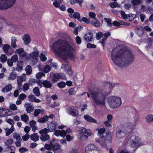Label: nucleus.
Wrapping results in <instances>:
<instances>
[{
  "label": "nucleus",
  "mask_w": 153,
  "mask_h": 153,
  "mask_svg": "<svg viewBox=\"0 0 153 153\" xmlns=\"http://www.w3.org/2000/svg\"><path fill=\"white\" fill-rule=\"evenodd\" d=\"M9 111L8 109L0 108V117H5L9 115L8 114V112Z\"/></svg>",
  "instance_id": "a211bd4d"
},
{
  "label": "nucleus",
  "mask_w": 153,
  "mask_h": 153,
  "mask_svg": "<svg viewBox=\"0 0 153 153\" xmlns=\"http://www.w3.org/2000/svg\"><path fill=\"white\" fill-rule=\"evenodd\" d=\"M11 45L12 47L15 48L17 46L16 44V37H13L11 39Z\"/></svg>",
  "instance_id": "2f4dec72"
},
{
  "label": "nucleus",
  "mask_w": 153,
  "mask_h": 153,
  "mask_svg": "<svg viewBox=\"0 0 153 153\" xmlns=\"http://www.w3.org/2000/svg\"><path fill=\"white\" fill-rule=\"evenodd\" d=\"M48 121V118L47 115H45L44 117H41L38 120V122L40 123H44Z\"/></svg>",
  "instance_id": "c756f323"
},
{
  "label": "nucleus",
  "mask_w": 153,
  "mask_h": 153,
  "mask_svg": "<svg viewBox=\"0 0 153 153\" xmlns=\"http://www.w3.org/2000/svg\"><path fill=\"white\" fill-rule=\"evenodd\" d=\"M58 86L60 88H62L65 87L66 83L63 82H61L58 84Z\"/></svg>",
  "instance_id": "4d7b16f0"
},
{
  "label": "nucleus",
  "mask_w": 153,
  "mask_h": 153,
  "mask_svg": "<svg viewBox=\"0 0 153 153\" xmlns=\"http://www.w3.org/2000/svg\"><path fill=\"white\" fill-rule=\"evenodd\" d=\"M13 137L14 138L16 139L17 140H22L20 135L16 133L13 134Z\"/></svg>",
  "instance_id": "8fccbe9b"
},
{
  "label": "nucleus",
  "mask_w": 153,
  "mask_h": 153,
  "mask_svg": "<svg viewBox=\"0 0 153 153\" xmlns=\"http://www.w3.org/2000/svg\"><path fill=\"white\" fill-rule=\"evenodd\" d=\"M40 60L42 61H45L47 59L46 57L43 53H41L40 54Z\"/></svg>",
  "instance_id": "0e129e2a"
},
{
  "label": "nucleus",
  "mask_w": 153,
  "mask_h": 153,
  "mask_svg": "<svg viewBox=\"0 0 153 153\" xmlns=\"http://www.w3.org/2000/svg\"><path fill=\"white\" fill-rule=\"evenodd\" d=\"M74 19H77L79 21H80V15L78 12L74 13Z\"/></svg>",
  "instance_id": "49530a36"
},
{
  "label": "nucleus",
  "mask_w": 153,
  "mask_h": 153,
  "mask_svg": "<svg viewBox=\"0 0 153 153\" xmlns=\"http://www.w3.org/2000/svg\"><path fill=\"white\" fill-rule=\"evenodd\" d=\"M45 76V74L43 72H38L36 75V77L38 79H40L41 77Z\"/></svg>",
  "instance_id": "09e8293b"
},
{
  "label": "nucleus",
  "mask_w": 153,
  "mask_h": 153,
  "mask_svg": "<svg viewBox=\"0 0 153 153\" xmlns=\"http://www.w3.org/2000/svg\"><path fill=\"white\" fill-rule=\"evenodd\" d=\"M11 59L14 62H15L18 60V56L17 55H13L11 57Z\"/></svg>",
  "instance_id": "69168bd1"
},
{
  "label": "nucleus",
  "mask_w": 153,
  "mask_h": 153,
  "mask_svg": "<svg viewBox=\"0 0 153 153\" xmlns=\"http://www.w3.org/2000/svg\"><path fill=\"white\" fill-rule=\"evenodd\" d=\"M104 20L107 23V26L109 27H111L112 26V23H111V20L110 19L107 18H105Z\"/></svg>",
  "instance_id": "473e14b6"
},
{
  "label": "nucleus",
  "mask_w": 153,
  "mask_h": 153,
  "mask_svg": "<svg viewBox=\"0 0 153 153\" xmlns=\"http://www.w3.org/2000/svg\"><path fill=\"white\" fill-rule=\"evenodd\" d=\"M79 28L80 29H82L83 27L81 26H79L78 27H76L74 29V33L76 36L78 34V31Z\"/></svg>",
  "instance_id": "603ef678"
},
{
  "label": "nucleus",
  "mask_w": 153,
  "mask_h": 153,
  "mask_svg": "<svg viewBox=\"0 0 153 153\" xmlns=\"http://www.w3.org/2000/svg\"><path fill=\"white\" fill-rule=\"evenodd\" d=\"M141 3L140 0H132V3L133 5L136 6Z\"/></svg>",
  "instance_id": "5fc2aeb1"
},
{
  "label": "nucleus",
  "mask_w": 153,
  "mask_h": 153,
  "mask_svg": "<svg viewBox=\"0 0 153 153\" xmlns=\"http://www.w3.org/2000/svg\"><path fill=\"white\" fill-rule=\"evenodd\" d=\"M28 151V149L25 147H21L19 149V151L21 153H24Z\"/></svg>",
  "instance_id": "774afa93"
},
{
  "label": "nucleus",
  "mask_w": 153,
  "mask_h": 153,
  "mask_svg": "<svg viewBox=\"0 0 153 153\" xmlns=\"http://www.w3.org/2000/svg\"><path fill=\"white\" fill-rule=\"evenodd\" d=\"M84 119L87 121L93 123H96L97 120L96 119L91 117V116L88 115H85L84 116Z\"/></svg>",
  "instance_id": "b1692460"
},
{
  "label": "nucleus",
  "mask_w": 153,
  "mask_h": 153,
  "mask_svg": "<svg viewBox=\"0 0 153 153\" xmlns=\"http://www.w3.org/2000/svg\"><path fill=\"white\" fill-rule=\"evenodd\" d=\"M73 109L74 107H71L70 109L68 110L69 114L73 117L76 116L77 115L76 113L75 112L73 111Z\"/></svg>",
  "instance_id": "ea45409f"
},
{
  "label": "nucleus",
  "mask_w": 153,
  "mask_h": 153,
  "mask_svg": "<svg viewBox=\"0 0 153 153\" xmlns=\"http://www.w3.org/2000/svg\"><path fill=\"white\" fill-rule=\"evenodd\" d=\"M84 38L86 42H91L93 39V34L91 32L87 33L84 35Z\"/></svg>",
  "instance_id": "f8f14e48"
},
{
  "label": "nucleus",
  "mask_w": 153,
  "mask_h": 153,
  "mask_svg": "<svg viewBox=\"0 0 153 153\" xmlns=\"http://www.w3.org/2000/svg\"><path fill=\"white\" fill-rule=\"evenodd\" d=\"M115 84H113L111 82H105L104 85H106L108 87L110 88L111 90V89L114 87Z\"/></svg>",
  "instance_id": "37998d69"
},
{
  "label": "nucleus",
  "mask_w": 153,
  "mask_h": 153,
  "mask_svg": "<svg viewBox=\"0 0 153 153\" xmlns=\"http://www.w3.org/2000/svg\"><path fill=\"white\" fill-rule=\"evenodd\" d=\"M14 130V128L13 126H12L10 129H8L7 131L6 134V135L7 136H9L10 134L13 132Z\"/></svg>",
  "instance_id": "79ce46f5"
},
{
  "label": "nucleus",
  "mask_w": 153,
  "mask_h": 153,
  "mask_svg": "<svg viewBox=\"0 0 153 153\" xmlns=\"http://www.w3.org/2000/svg\"><path fill=\"white\" fill-rule=\"evenodd\" d=\"M128 16V21H133L135 17H136V15L134 14H129Z\"/></svg>",
  "instance_id": "a19ab883"
},
{
  "label": "nucleus",
  "mask_w": 153,
  "mask_h": 153,
  "mask_svg": "<svg viewBox=\"0 0 153 153\" xmlns=\"http://www.w3.org/2000/svg\"><path fill=\"white\" fill-rule=\"evenodd\" d=\"M39 55V51H38L33 52L29 54L30 58L32 59V62L34 63L38 62V57Z\"/></svg>",
  "instance_id": "9d476101"
},
{
  "label": "nucleus",
  "mask_w": 153,
  "mask_h": 153,
  "mask_svg": "<svg viewBox=\"0 0 153 153\" xmlns=\"http://www.w3.org/2000/svg\"><path fill=\"white\" fill-rule=\"evenodd\" d=\"M124 128H125V131H128L129 133L131 130L132 129L133 127V125L132 123L130 122H127L124 124Z\"/></svg>",
  "instance_id": "6ab92c4d"
},
{
  "label": "nucleus",
  "mask_w": 153,
  "mask_h": 153,
  "mask_svg": "<svg viewBox=\"0 0 153 153\" xmlns=\"http://www.w3.org/2000/svg\"><path fill=\"white\" fill-rule=\"evenodd\" d=\"M93 101L96 104L104 105L106 95L103 93H100L97 91H94L91 93Z\"/></svg>",
  "instance_id": "7ed1b4c3"
},
{
  "label": "nucleus",
  "mask_w": 153,
  "mask_h": 153,
  "mask_svg": "<svg viewBox=\"0 0 153 153\" xmlns=\"http://www.w3.org/2000/svg\"><path fill=\"white\" fill-rule=\"evenodd\" d=\"M96 47V45L90 43H88L87 45V47L89 48H95Z\"/></svg>",
  "instance_id": "bf43d9fd"
},
{
  "label": "nucleus",
  "mask_w": 153,
  "mask_h": 153,
  "mask_svg": "<svg viewBox=\"0 0 153 153\" xmlns=\"http://www.w3.org/2000/svg\"><path fill=\"white\" fill-rule=\"evenodd\" d=\"M111 56L115 65L121 68L126 67L133 62L134 56L125 47L117 51L114 49L112 50Z\"/></svg>",
  "instance_id": "f257e3e1"
},
{
  "label": "nucleus",
  "mask_w": 153,
  "mask_h": 153,
  "mask_svg": "<svg viewBox=\"0 0 153 153\" xmlns=\"http://www.w3.org/2000/svg\"><path fill=\"white\" fill-rule=\"evenodd\" d=\"M16 52L19 54V56L21 57H25L27 56L26 53L24 51L23 48H19L16 50Z\"/></svg>",
  "instance_id": "f3484780"
},
{
  "label": "nucleus",
  "mask_w": 153,
  "mask_h": 153,
  "mask_svg": "<svg viewBox=\"0 0 153 153\" xmlns=\"http://www.w3.org/2000/svg\"><path fill=\"white\" fill-rule=\"evenodd\" d=\"M52 84L50 81L48 80H45L43 81V86L46 88H51Z\"/></svg>",
  "instance_id": "393cba45"
},
{
  "label": "nucleus",
  "mask_w": 153,
  "mask_h": 153,
  "mask_svg": "<svg viewBox=\"0 0 153 153\" xmlns=\"http://www.w3.org/2000/svg\"><path fill=\"white\" fill-rule=\"evenodd\" d=\"M21 119L22 121L26 122L29 119V117L26 114H24L23 115H21Z\"/></svg>",
  "instance_id": "58836bf2"
},
{
  "label": "nucleus",
  "mask_w": 153,
  "mask_h": 153,
  "mask_svg": "<svg viewBox=\"0 0 153 153\" xmlns=\"http://www.w3.org/2000/svg\"><path fill=\"white\" fill-rule=\"evenodd\" d=\"M110 6L112 8H115L118 5V3L116 1L113 2H111L109 4Z\"/></svg>",
  "instance_id": "864d4df0"
},
{
  "label": "nucleus",
  "mask_w": 153,
  "mask_h": 153,
  "mask_svg": "<svg viewBox=\"0 0 153 153\" xmlns=\"http://www.w3.org/2000/svg\"><path fill=\"white\" fill-rule=\"evenodd\" d=\"M130 139L131 140V146L133 147L136 148L133 150L134 152H135L137 148L142 145L140 140L138 137H137L135 135L131 136Z\"/></svg>",
  "instance_id": "423d86ee"
},
{
  "label": "nucleus",
  "mask_w": 153,
  "mask_h": 153,
  "mask_svg": "<svg viewBox=\"0 0 153 153\" xmlns=\"http://www.w3.org/2000/svg\"><path fill=\"white\" fill-rule=\"evenodd\" d=\"M25 107L26 109V111L27 113H30L34 110V108L31 105V103H28L25 104Z\"/></svg>",
  "instance_id": "aec40b11"
},
{
  "label": "nucleus",
  "mask_w": 153,
  "mask_h": 153,
  "mask_svg": "<svg viewBox=\"0 0 153 153\" xmlns=\"http://www.w3.org/2000/svg\"><path fill=\"white\" fill-rule=\"evenodd\" d=\"M50 132L48 128H45L40 130L39 132L41 135H46L48 134V133Z\"/></svg>",
  "instance_id": "7c9ffc66"
},
{
  "label": "nucleus",
  "mask_w": 153,
  "mask_h": 153,
  "mask_svg": "<svg viewBox=\"0 0 153 153\" xmlns=\"http://www.w3.org/2000/svg\"><path fill=\"white\" fill-rule=\"evenodd\" d=\"M108 102L110 106L112 108H116L121 104V98L119 97L111 96L108 99Z\"/></svg>",
  "instance_id": "20e7f679"
},
{
  "label": "nucleus",
  "mask_w": 153,
  "mask_h": 153,
  "mask_svg": "<svg viewBox=\"0 0 153 153\" xmlns=\"http://www.w3.org/2000/svg\"><path fill=\"white\" fill-rule=\"evenodd\" d=\"M76 130H77L79 132L82 133H86L87 130L85 128L81 127H76Z\"/></svg>",
  "instance_id": "72a5a7b5"
},
{
  "label": "nucleus",
  "mask_w": 153,
  "mask_h": 153,
  "mask_svg": "<svg viewBox=\"0 0 153 153\" xmlns=\"http://www.w3.org/2000/svg\"><path fill=\"white\" fill-rule=\"evenodd\" d=\"M121 16L123 18V19H128L127 15L125 13L124 11L123 10L121 11Z\"/></svg>",
  "instance_id": "680f3d73"
},
{
  "label": "nucleus",
  "mask_w": 153,
  "mask_h": 153,
  "mask_svg": "<svg viewBox=\"0 0 153 153\" xmlns=\"http://www.w3.org/2000/svg\"><path fill=\"white\" fill-rule=\"evenodd\" d=\"M27 68L28 69H26V72L29 75L32 72L31 67L30 65H28L26 67V68Z\"/></svg>",
  "instance_id": "e2e57ef3"
},
{
  "label": "nucleus",
  "mask_w": 153,
  "mask_h": 153,
  "mask_svg": "<svg viewBox=\"0 0 153 153\" xmlns=\"http://www.w3.org/2000/svg\"><path fill=\"white\" fill-rule=\"evenodd\" d=\"M33 91L34 94L37 96H39L40 95V94L39 92V89L37 87H35L33 89Z\"/></svg>",
  "instance_id": "e433bc0d"
},
{
  "label": "nucleus",
  "mask_w": 153,
  "mask_h": 153,
  "mask_svg": "<svg viewBox=\"0 0 153 153\" xmlns=\"http://www.w3.org/2000/svg\"><path fill=\"white\" fill-rule=\"evenodd\" d=\"M10 47V46L6 44L4 45L2 48L3 51L7 55H10L12 54V53H9L8 51Z\"/></svg>",
  "instance_id": "5701e85b"
},
{
  "label": "nucleus",
  "mask_w": 153,
  "mask_h": 153,
  "mask_svg": "<svg viewBox=\"0 0 153 153\" xmlns=\"http://www.w3.org/2000/svg\"><path fill=\"white\" fill-rule=\"evenodd\" d=\"M86 153H100L97 147L93 144H90L85 148Z\"/></svg>",
  "instance_id": "1a4fd4ad"
},
{
  "label": "nucleus",
  "mask_w": 153,
  "mask_h": 153,
  "mask_svg": "<svg viewBox=\"0 0 153 153\" xmlns=\"http://www.w3.org/2000/svg\"><path fill=\"white\" fill-rule=\"evenodd\" d=\"M22 39L24 43L26 45L28 44L30 42V38L29 35L26 34L24 35L22 38Z\"/></svg>",
  "instance_id": "412c9836"
},
{
  "label": "nucleus",
  "mask_w": 153,
  "mask_h": 153,
  "mask_svg": "<svg viewBox=\"0 0 153 153\" xmlns=\"http://www.w3.org/2000/svg\"><path fill=\"white\" fill-rule=\"evenodd\" d=\"M61 146L59 145V147L56 148L55 149H53V150L54 152V153H61L62 150L61 148Z\"/></svg>",
  "instance_id": "c03bdc74"
},
{
  "label": "nucleus",
  "mask_w": 153,
  "mask_h": 153,
  "mask_svg": "<svg viewBox=\"0 0 153 153\" xmlns=\"http://www.w3.org/2000/svg\"><path fill=\"white\" fill-rule=\"evenodd\" d=\"M105 128H101L98 130V135L100 140L102 138H103V137L104 136L103 134L105 133Z\"/></svg>",
  "instance_id": "4be33fe9"
},
{
  "label": "nucleus",
  "mask_w": 153,
  "mask_h": 153,
  "mask_svg": "<svg viewBox=\"0 0 153 153\" xmlns=\"http://www.w3.org/2000/svg\"><path fill=\"white\" fill-rule=\"evenodd\" d=\"M103 36V33L101 32H99L96 34V38L98 40H100Z\"/></svg>",
  "instance_id": "6e6d98bb"
},
{
  "label": "nucleus",
  "mask_w": 153,
  "mask_h": 153,
  "mask_svg": "<svg viewBox=\"0 0 153 153\" xmlns=\"http://www.w3.org/2000/svg\"><path fill=\"white\" fill-rule=\"evenodd\" d=\"M129 133L128 131H122L120 129L117 131L116 133V137L118 139H121L124 137L127 134Z\"/></svg>",
  "instance_id": "9b49d317"
},
{
  "label": "nucleus",
  "mask_w": 153,
  "mask_h": 153,
  "mask_svg": "<svg viewBox=\"0 0 153 153\" xmlns=\"http://www.w3.org/2000/svg\"><path fill=\"white\" fill-rule=\"evenodd\" d=\"M57 125V123L54 122H51L48 125V128L50 132H53L56 130Z\"/></svg>",
  "instance_id": "4468645a"
},
{
  "label": "nucleus",
  "mask_w": 153,
  "mask_h": 153,
  "mask_svg": "<svg viewBox=\"0 0 153 153\" xmlns=\"http://www.w3.org/2000/svg\"><path fill=\"white\" fill-rule=\"evenodd\" d=\"M56 139L55 138H53L50 142V144H45V147L46 149L51 150L52 149L53 143H54L56 141Z\"/></svg>",
  "instance_id": "2eb2a0df"
},
{
  "label": "nucleus",
  "mask_w": 153,
  "mask_h": 153,
  "mask_svg": "<svg viewBox=\"0 0 153 153\" xmlns=\"http://www.w3.org/2000/svg\"><path fill=\"white\" fill-rule=\"evenodd\" d=\"M16 74L14 72H12L10 74L8 79L9 80H14L16 79Z\"/></svg>",
  "instance_id": "c9c22d12"
},
{
  "label": "nucleus",
  "mask_w": 153,
  "mask_h": 153,
  "mask_svg": "<svg viewBox=\"0 0 153 153\" xmlns=\"http://www.w3.org/2000/svg\"><path fill=\"white\" fill-rule=\"evenodd\" d=\"M1 61L2 62H6L7 60V57L5 54H2L0 57Z\"/></svg>",
  "instance_id": "a18cd8bd"
},
{
  "label": "nucleus",
  "mask_w": 153,
  "mask_h": 153,
  "mask_svg": "<svg viewBox=\"0 0 153 153\" xmlns=\"http://www.w3.org/2000/svg\"><path fill=\"white\" fill-rule=\"evenodd\" d=\"M12 89V86L11 85L6 86L5 87L2 89V91L3 92H7Z\"/></svg>",
  "instance_id": "f704fd0d"
},
{
  "label": "nucleus",
  "mask_w": 153,
  "mask_h": 153,
  "mask_svg": "<svg viewBox=\"0 0 153 153\" xmlns=\"http://www.w3.org/2000/svg\"><path fill=\"white\" fill-rule=\"evenodd\" d=\"M40 140L43 141H46L48 140L50 138V136L48 134L41 135L40 136Z\"/></svg>",
  "instance_id": "cd10ccee"
},
{
  "label": "nucleus",
  "mask_w": 153,
  "mask_h": 153,
  "mask_svg": "<svg viewBox=\"0 0 153 153\" xmlns=\"http://www.w3.org/2000/svg\"><path fill=\"white\" fill-rule=\"evenodd\" d=\"M35 98V96L32 94L29 95L28 97L29 101L32 102L34 101Z\"/></svg>",
  "instance_id": "052dcab7"
},
{
  "label": "nucleus",
  "mask_w": 153,
  "mask_h": 153,
  "mask_svg": "<svg viewBox=\"0 0 153 153\" xmlns=\"http://www.w3.org/2000/svg\"><path fill=\"white\" fill-rule=\"evenodd\" d=\"M16 0H0V10L7 9L13 6Z\"/></svg>",
  "instance_id": "39448f33"
},
{
  "label": "nucleus",
  "mask_w": 153,
  "mask_h": 153,
  "mask_svg": "<svg viewBox=\"0 0 153 153\" xmlns=\"http://www.w3.org/2000/svg\"><path fill=\"white\" fill-rule=\"evenodd\" d=\"M30 136L28 134H26L22 137V139L23 140L26 141L27 140L30 138Z\"/></svg>",
  "instance_id": "13d9d810"
},
{
  "label": "nucleus",
  "mask_w": 153,
  "mask_h": 153,
  "mask_svg": "<svg viewBox=\"0 0 153 153\" xmlns=\"http://www.w3.org/2000/svg\"><path fill=\"white\" fill-rule=\"evenodd\" d=\"M146 121L150 123L153 121V115L152 114L148 115L146 118Z\"/></svg>",
  "instance_id": "4c0bfd02"
},
{
  "label": "nucleus",
  "mask_w": 153,
  "mask_h": 153,
  "mask_svg": "<svg viewBox=\"0 0 153 153\" xmlns=\"http://www.w3.org/2000/svg\"><path fill=\"white\" fill-rule=\"evenodd\" d=\"M75 40L76 43L78 45H79L81 43L82 40L81 39L79 36H77L76 37Z\"/></svg>",
  "instance_id": "338daca9"
},
{
  "label": "nucleus",
  "mask_w": 153,
  "mask_h": 153,
  "mask_svg": "<svg viewBox=\"0 0 153 153\" xmlns=\"http://www.w3.org/2000/svg\"><path fill=\"white\" fill-rule=\"evenodd\" d=\"M80 21H79L80 22H82V21H83L84 22H85L87 24H89L90 23L89 19H88L85 17H82L81 19H80Z\"/></svg>",
  "instance_id": "de8ad7c7"
},
{
  "label": "nucleus",
  "mask_w": 153,
  "mask_h": 153,
  "mask_svg": "<svg viewBox=\"0 0 153 153\" xmlns=\"http://www.w3.org/2000/svg\"><path fill=\"white\" fill-rule=\"evenodd\" d=\"M13 140L12 139L9 138L7 140L6 144L7 146H8L7 148L8 149H10L12 150L11 148L12 147H13L14 149L15 148V146H9L11 145L13 143Z\"/></svg>",
  "instance_id": "a878e982"
},
{
  "label": "nucleus",
  "mask_w": 153,
  "mask_h": 153,
  "mask_svg": "<svg viewBox=\"0 0 153 153\" xmlns=\"http://www.w3.org/2000/svg\"><path fill=\"white\" fill-rule=\"evenodd\" d=\"M51 69V68L50 66L47 65L45 66V67L43 71L45 73H47L50 71Z\"/></svg>",
  "instance_id": "3c124183"
},
{
  "label": "nucleus",
  "mask_w": 153,
  "mask_h": 153,
  "mask_svg": "<svg viewBox=\"0 0 153 153\" xmlns=\"http://www.w3.org/2000/svg\"><path fill=\"white\" fill-rule=\"evenodd\" d=\"M90 23L93 26L99 27L100 26V23L97 18L93 19Z\"/></svg>",
  "instance_id": "dca6fc26"
},
{
  "label": "nucleus",
  "mask_w": 153,
  "mask_h": 153,
  "mask_svg": "<svg viewBox=\"0 0 153 153\" xmlns=\"http://www.w3.org/2000/svg\"><path fill=\"white\" fill-rule=\"evenodd\" d=\"M51 48L55 54L64 59L68 57H74L73 53V48L69 42L65 39H58L53 43Z\"/></svg>",
  "instance_id": "f03ea898"
},
{
  "label": "nucleus",
  "mask_w": 153,
  "mask_h": 153,
  "mask_svg": "<svg viewBox=\"0 0 153 153\" xmlns=\"http://www.w3.org/2000/svg\"><path fill=\"white\" fill-rule=\"evenodd\" d=\"M65 67L66 71L68 73V74L71 76L73 74V72L70 65L68 64H65Z\"/></svg>",
  "instance_id": "c85d7f7f"
},
{
  "label": "nucleus",
  "mask_w": 153,
  "mask_h": 153,
  "mask_svg": "<svg viewBox=\"0 0 153 153\" xmlns=\"http://www.w3.org/2000/svg\"><path fill=\"white\" fill-rule=\"evenodd\" d=\"M30 138L31 140L34 142L38 140L39 139V136L38 135L37 133H35L31 134L30 135Z\"/></svg>",
  "instance_id": "bb28decb"
},
{
  "label": "nucleus",
  "mask_w": 153,
  "mask_h": 153,
  "mask_svg": "<svg viewBox=\"0 0 153 153\" xmlns=\"http://www.w3.org/2000/svg\"><path fill=\"white\" fill-rule=\"evenodd\" d=\"M50 77L51 78L53 77L51 80L52 83H55L56 81L59 80L60 79H65L66 78L65 74L62 73H52V74H51Z\"/></svg>",
  "instance_id": "0eeeda50"
},
{
  "label": "nucleus",
  "mask_w": 153,
  "mask_h": 153,
  "mask_svg": "<svg viewBox=\"0 0 153 153\" xmlns=\"http://www.w3.org/2000/svg\"><path fill=\"white\" fill-rule=\"evenodd\" d=\"M106 135L104 136L103 138H102L100 140L102 143H100V144L102 146H106V143H111L112 140L111 134L110 132H106Z\"/></svg>",
  "instance_id": "6e6552de"
},
{
  "label": "nucleus",
  "mask_w": 153,
  "mask_h": 153,
  "mask_svg": "<svg viewBox=\"0 0 153 153\" xmlns=\"http://www.w3.org/2000/svg\"><path fill=\"white\" fill-rule=\"evenodd\" d=\"M135 31L137 36L140 37H141L144 33V30L142 27L139 26L135 28Z\"/></svg>",
  "instance_id": "ddd939ff"
}]
</instances>
